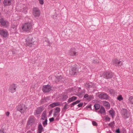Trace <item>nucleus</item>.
Listing matches in <instances>:
<instances>
[{
	"instance_id": "obj_19",
	"label": "nucleus",
	"mask_w": 133,
	"mask_h": 133,
	"mask_svg": "<svg viewBox=\"0 0 133 133\" xmlns=\"http://www.w3.org/2000/svg\"><path fill=\"white\" fill-rule=\"evenodd\" d=\"M38 130L37 131V133H41L42 131L43 130V128L41 123L39 124L38 127Z\"/></svg>"
},
{
	"instance_id": "obj_23",
	"label": "nucleus",
	"mask_w": 133,
	"mask_h": 133,
	"mask_svg": "<svg viewBox=\"0 0 133 133\" xmlns=\"http://www.w3.org/2000/svg\"><path fill=\"white\" fill-rule=\"evenodd\" d=\"M34 120L32 117L30 116L29 119L28 124H31L33 123L34 122Z\"/></svg>"
},
{
	"instance_id": "obj_6",
	"label": "nucleus",
	"mask_w": 133,
	"mask_h": 133,
	"mask_svg": "<svg viewBox=\"0 0 133 133\" xmlns=\"http://www.w3.org/2000/svg\"><path fill=\"white\" fill-rule=\"evenodd\" d=\"M52 87L49 85L44 86L43 87L42 90L45 93L49 92L51 89Z\"/></svg>"
},
{
	"instance_id": "obj_32",
	"label": "nucleus",
	"mask_w": 133,
	"mask_h": 133,
	"mask_svg": "<svg viewBox=\"0 0 133 133\" xmlns=\"http://www.w3.org/2000/svg\"><path fill=\"white\" fill-rule=\"evenodd\" d=\"M129 101V102L130 103L133 104V97L132 96H130L128 99Z\"/></svg>"
},
{
	"instance_id": "obj_4",
	"label": "nucleus",
	"mask_w": 133,
	"mask_h": 133,
	"mask_svg": "<svg viewBox=\"0 0 133 133\" xmlns=\"http://www.w3.org/2000/svg\"><path fill=\"white\" fill-rule=\"evenodd\" d=\"M16 109L17 111L20 112L21 114L23 113L26 109L25 105L24 104H20L18 105Z\"/></svg>"
},
{
	"instance_id": "obj_30",
	"label": "nucleus",
	"mask_w": 133,
	"mask_h": 133,
	"mask_svg": "<svg viewBox=\"0 0 133 133\" xmlns=\"http://www.w3.org/2000/svg\"><path fill=\"white\" fill-rule=\"evenodd\" d=\"M94 109L95 110H97L99 109L100 108V105L99 104H95L94 106Z\"/></svg>"
},
{
	"instance_id": "obj_11",
	"label": "nucleus",
	"mask_w": 133,
	"mask_h": 133,
	"mask_svg": "<svg viewBox=\"0 0 133 133\" xmlns=\"http://www.w3.org/2000/svg\"><path fill=\"white\" fill-rule=\"evenodd\" d=\"M55 82L57 83L58 82L63 83L64 81V79L61 76H58L56 77L55 79Z\"/></svg>"
},
{
	"instance_id": "obj_24",
	"label": "nucleus",
	"mask_w": 133,
	"mask_h": 133,
	"mask_svg": "<svg viewBox=\"0 0 133 133\" xmlns=\"http://www.w3.org/2000/svg\"><path fill=\"white\" fill-rule=\"evenodd\" d=\"M105 112V110L104 108L102 106L101 107L100 110L98 111V113H100L101 114H102L104 113Z\"/></svg>"
},
{
	"instance_id": "obj_1",
	"label": "nucleus",
	"mask_w": 133,
	"mask_h": 133,
	"mask_svg": "<svg viewBox=\"0 0 133 133\" xmlns=\"http://www.w3.org/2000/svg\"><path fill=\"white\" fill-rule=\"evenodd\" d=\"M35 41V38H33L32 35H29L25 39L26 44L27 46L31 47Z\"/></svg>"
},
{
	"instance_id": "obj_60",
	"label": "nucleus",
	"mask_w": 133,
	"mask_h": 133,
	"mask_svg": "<svg viewBox=\"0 0 133 133\" xmlns=\"http://www.w3.org/2000/svg\"><path fill=\"white\" fill-rule=\"evenodd\" d=\"M68 107V108H69V106L68 107Z\"/></svg>"
},
{
	"instance_id": "obj_20",
	"label": "nucleus",
	"mask_w": 133,
	"mask_h": 133,
	"mask_svg": "<svg viewBox=\"0 0 133 133\" xmlns=\"http://www.w3.org/2000/svg\"><path fill=\"white\" fill-rule=\"evenodd\" d=\"M28 9L27 7L25 5H23L22 9H21V11L25 14H26L27 12Z\"/></svg>"
},
{
	"instance_id": "obj_50",
	"label": "nucleus",
	"mask_w": 133,
	"mask_h": 133,
	"mask_svg": "<svg viewBox=\"0 0 133 133\" xmlns=\"http://www.w3.org/2000/svg\"><path fill=\"white\" fill-rule=\"evenodd\" d=\"M110 118L109 117H107L105 118V119L107 121H109L110 120Z\"/></svg>"
},
{
	"instance_id": "obj_35",
	"label": "nucleus",
	"mask_w": 133,
	"mask_h": 133,
	"mask_svg": "<svg viewBox=\"0 0 133 133\" xmlns=\"http://www.w3.org/2000/svg\"><path fill=\"white\" fill-rule=\"evenodd\" d=\"M56 107L55 106V102H54L50 104L49 105V107L50 108L51 107V108H52Z\"/></svg>"
},
{
	"instance_id": "obj_31",
	"label": "nucleus",
	"mask_w": 133,
	"mask_h": 133,
	"mask_svg": "<svg viewBox=\"0 0 133 133\" xmlns=\"http://www.w3.org/2000/svg\"><path fill=\"white\" fill-rule=\"evenodd\" d=\"M55 111L54 112V113H59L60 111V108L59 107H56L55 108Z\"/></svg>"
},
{
	"instance_id": "obj_10",
	"label": "nucleus",
	"mask_w": 133,
	"mask_h": 133,
	"mask_svg": "<svg viewBox=\"0 0 133 133\" xmlns=\"http://www.w3.org/2000/svg\"><path fill=\"white\" fill-rule=\"evenodd\" d=\"M113 64L114 65L118 67L122 65L123 64L122 63L121 61H119L117 59H114L112 60Z\"/></svg>"
},
{
	"instance_id": "obj_17",
	"label": "nucleus",
	"mask_w": 133,
	"mask_h": 133,
	"mask_svg": "<svg viewBox=\"0 0 133 133\" xmlns=\"http://www.w3.org/2000/svg\"><path fill=\"white\" fill-rule=\"evenodd\" d=\"M12 0H4L3 3L5 6H9L12 4Z\"/></svg>"
},
{
	"instance_id": "obj_43",
	"label": "nucleus",
	"mask_w": 133,
	"mask_h": 133,
	"mask_svg": "<svg viewBox=\"0 0 133 133\" xmlns=\"http://www.w3.org/2000/svg\"><path fill=\"white\" fill-rule=\"evenodd\" d=\"M0 133H5V130L3 129L0 130Z\"/></svg>"
},
{
	"instance_id": "obj_33",
	"label": "nucleus",
	"mask_w": 133,
	"mask_h": 133,
	"mask_svg": "<svg viewBox=\"0 0 133 133\" xmlns=\"http://www.w3.org/2000/svg\"><path fill=\"white\" fill-rule=\"evenodd\" d=\"M47 118H46L45 119V121H43L42 123V124L43 125V126L45 127V126L47 125L48 124L47 123Z\"/></svg>"
},
{
	"instance_id": "obj_48",
	"label": "nucleus",
	"mask_w": 133,
	"mask_h": 133,
	"mask_svg": "<svg viewBox=\"0 0 133 133\" xmlns=\"http://www.w3.org/2000/svg\"><path fill=\"white\" fill-rule=\"evenodd\" d=\"M49 120L50 122H52L54 120V117L50 118L49 119Z\"/></svg>"
},
{
	"instance_id": "obj_49",
	"label": "nucleus",
	"mask_w": 133,
	"mask_h": 133,
	"mask_svg": "<svg viewBox=\"0 0 133 133\" xmlns=\"http://www.w3.org/2000/svg\"><path fill=\"white\" fill-rule=\"evenodd\" d=\"M6 115L7 116L9 117L10 114V112L9 111H7L6 113Z\"/></svg>"
},
{
	"instance_id": "obj_53",
	"label": "nucleus",
	"mask_w": 133,
	"mask_h": 133,
	"mask_svg": "<svg viewBox=\"0 0 133 133\" xmlns=\"http://www.w3.org/2000/svg\"><path fill=\"white\" fill-rule=\"evenodd\" d=\"M52 111H53V110L52 109V110H50L49 111V114L50 115H51V114H52Z\"/></svg>"
},
{
	"instance_id": "obj_44",
	"label": "nucleus",
	"mask_w": 133,
	"mask_h": 133,
	"mask_svg": "<svg viewBox=\"0 0 133 133\" xmlns=\"http://www.w3.org/2000/svg\"><path fill=\"white\" fill-rule=\"evenodd\" d=\"M39 3L41 5H43L44 3V1L43 0H39Z\"/></svg>"
},
{
	"instance_id": "obj_29",
	"label": "nucleus",
	"mask_w": 133,
	"mask_h": 133,
	"mask_svg": "<svg viewBox=\"0 0 133 133\" xmlns=\"http://www.w3.org/2000/svg\"><path fill=\"white\" fill-rule=\"evenodd\" d=\"M109 113L112 118H113L115 115V112L113 110L109 111Z\"/></svg>"
},
{
	"instance_id": "obj_28",
	"label": "nucleus",
	"mask_w": 133,
	"mask_h": 133,
	"mask_svg": "<svg viewBox=\"0 0 133 133\" xmlns=\"http://www.w3.org/2000/svg\"><path fill=\"white\" fill-rule=\"evenodd\" d=\"M94 85L92 82H90L88 83L87 84V87L88 88H94Z\"/></svg>"
},
{
	"instance_id": "obj_21",
	"label": "nucleus",
	"mask_w": 133,
	"mask_h": 133,
	"mask_svg": "<svg viewBox=\"0 0 133 133\" xmlns=\"http://www.w3.org/2000/svg\"><path fill=\"white\" fill-rule=\"evenodd\" d=\"M77 98V97L75 96H73L69 99L67 101V102L68 103H69L70 102L76 100Z\"/></svg>"
},
{
	"instance_id": "obj_42",
	"label": "nucleus",
	"mask_w": 133,
	"mask_h": 133,
	"mask_svg": "<svg viewBox=\"0 0 133 133\" xmlns=\"http://www.w3.org/2000/svg\"><path fill=\"white\" fill-rule=\"evenodd\" d=\"M83 103L81 102L79 104L77 105V106L79 107H82L83 106Z\"/></svg>"
},
{
	"instance_id": "obj_2",
	"label": "nucleus",
	"mask_w": 133,
	"mask_h": 133,
	"mask_svg": "<svg viewBox=\"0 0 133 133\" xmlns=\"http://www.w3.org/2000/svg\"><path fill=\"white\" fill-rule=\"evenodd\" d=\"M114 75L113 73L110 71L104 72L102 75V77L106 79L112 78Z\"/></svg>"
},
{
	"instance_id": "obj_55",
	"label": "nucleus",
	"mask_w": 133,
	"mask_h": 133,
	"mask_svg": "<svg viewBox=\"0 0 133 133\" xmlns=\"http://www.w3.org/2000/svg\"><path fill=\"white\" fill-rule=\"evenodd\" d=\"M57 113H54V114H53V115L54 116H57Z\"/></svg>"
},
{
	"instance_id": "obj_41",
	"label": "nucleus",
	"mask_w": 133,
	"mask_h": 133,
	"mask_svg": "<svg viewBox=\"0 0 133 133\" xmlns=\"http://www.w3.org/2000/svg\"><path fill=\"white\" fill-rule=\"evenodd\" d=\"M84 94V92L81 91L80 93H79L77 95L79 96V97H80V96H81L82 95H83V94Z\"/></svg>"
},
{
	"instance_id": "obj_47",
	"label": "nucleus",
	"mask_w": 133,
	"mask_h": 133,
	"mask_svg": "<svg viewBox=\"0 0 133 133\" xmlns=\"http://www.w3.org/2000/svg\"><path fill=\"white\" fill-rule=\"evenodd\" d=\"M115 132L116 133H120V131L119 128H118L115 130Z\"/></svg>"
},
{
	"instance_id": "obj_38",
	"label": "nucleus",
	"mask_w": 133,
	"mask_h": 133,
	"mask_svg": "<svg viewBox=\"0 0 133 133\" xmlns=\"http://www.w3.org/2000/svg\"><path fill=\"white\" fill-rule=\"evenodd\" d=\"M92 62L94 63H97L99 62V61L98 60L96 59L92 61Z\"/></svg>"
},
{
	"instance_id": "obj_56",
	"label": "nucleus",
	"mask_w": 133,
	"mask_h": 133,
	"mask_svg": "<svg viewBox=\"0 0 133 133\" xmlns=\"http://www.w3.org/2000/svg\"><path fill=\"white\" fill-rule=\"evenodd\" d=\"M69 105H68V104L66 103L64 106L66 107H68Z\"/></svg>"
},
{
	"instance_id": "obj_16",
	"label": "nucleus",
	"mask_w": 133,
	"mask_h": 133,
	"mask_svg": "<svg viewBox=\"0 0 133 133\" xmlns=\"http://www.w3.org/2000/svg\"><path fill=\"white\" fill-rule=\"evenodd\" d=\"M122 114L125 119L128 118L129 116V115L128 114V111L126 109H123Z\"/></svg>"
},
{
	"instance_id": "obj_13",
	"label": "nucleus",
	"mask_w": 133,
	"mask_h": 133,
	"mask_svg": "<svg viewBox=\"0 0 133 133\" xmlns=\"http://www.w3.org/2000/svg\"><path fill=\"white\" fill-rule=\"evenodd\" d=\"M43 110V107H42L37 108L34 112V115H36L40 114Z\"/></svg>"
},
{
	"instance_id": "obj_52",
	"label": "nucleus",
	"mask_w": 133,
	"mask_h": 133,
	"mask_svg": "<svg viewBox=\"0 0 133 133\" xmlns=\"http://www.w3.org/2000/svg\"><path fill=\"white\" fill-rule=\"evenodd\" d=\"M91 105L90 104L89 105H87L86 106L87 108H91Z\"/></svg>"
},
{
	"instance_id": "obj_12",
	"label": "nucleus",
	"mask_w": 133,
	"mask_h": 133,
	"mask_svg": "<svg viewBox=\"0 0 133 133\" xmlns=\"http://www.w3.org/2000/svg\"><path fill=\"white\" fill-rule=\"evenodd\" d=\"M17 87L16 85L14 83L12 84L11 85L9 88V90L10 92L12 93H13L16 91V89Z\"/></svg>"
},
{
	"instance_id": "obj_14",
	"label": "nucleus",
	"mask_w": 133,
	"mask_h": 133,
	"mask_svg": "<svg viewBox=\"0 0 133 133\" xmlns=\"http://www.w3.org/2000/svg\"><path fill=\"white\" fill-rule=\"evenodd\" d=\"M0 34L2 36L4 37H6L8 35L7 31L5 30H1L0 31Z\"/></svg>"
},
{
	"instance_id": "obj_3",
	"label": "nucleus",
	"mask_w": 133,
	"mask_h": 133,
	"mask_svg": "<svg viewBox=\"0 0 133 133\" xmlns=\"http://www.w3.org/2000/svg\"><path fill=\"white\" fill-rule=\"evenodd\" d=\"M32 28V24L30 23H27L23 25L22 29L25 31H29Z\"/></svg>"
},
{
	"instance_id": "obj_45",
	"label": "nucleus",
	"mask_w": 133,
	"mask_h": 133,
	"mask_svg": "<svg viewBox=\"0 0 133 133\" xmlns=\"http://www.w3.org/2000/svg\"><path fill=\"white\" fill-rule=\"evenodd\" d=\"M93 97V96L91 95H89V96H88V98L87 99L89 100L91 99Z\"/></svg>"
},
{
	"instance_id": "obj_5",
	"label": "nucleus",
	"mask_w": 133,
	"mask_h": 133,
	"mask_svg": "<svg viewBox=\"0 0 133 133\" xmlns=\"http://www.w3.org/2000/svg\"><path fill=\"white\" fill-rule=\"evenodd\" d=\"M0 23L2 25L6 27H7L9 25L8 22L2 16H0Z\"/></svg>"
},
{
	"instance_id": "obj_18",
	"label": "nucleus",
	"mask_w": 133,
	"mask_h": 133,
	"mask_svg": "<svg viewBox=\"0 0 133 133\" xmlns=\"http://www.w3.org/2000/svg\"><path fill=\"white\" fill-rule=\"evenodd\" d=\"M103 105L105 107L106 109H109L110 107V105L108 102L106 101H103Z\"/></svg>"
},
{
	"instance_id": "obj_51",
	"label": "nucleus",
	"mask_w": 133,
	"mask_h": 133,
	"mask_svg": "<svg viewBox=\"0 0 133 133\" xmlns=\"http://www.w3.org/2000/svg\"><path fill=\"white\" fill-rule=\"evenodd\" d=\"M88 94H86L84 95V98H88Z\"/></svg>"
},
{
	"instance_id": "obj_39",
	"label": "nucleus",
	"mask_w": 133,
	"mask_h": 133,
	"mask_svg": "<svg viewBox=\"0 0 133 133\" xmlns=\"http://www.w3.org/2000/svg\"><path fill=\"white\" fill-rule=\"evenodd\" d=\"M92 123L93 125L94 126H97V123L95 121H93L92 122Z\"/></svg>"
},
{
	"instance_id": "obj_46",
	"label": "nucleus",
	"mask_w": 133,
	"mask_h": 133,
	"mask_svg": "<svg viewBox=\"0 0 133 133\" xmlns=\"http://www.w3.org/2000/svg\"><path fill=\"white\" fill-rule=\"evenodd\" d=\"M115 123L114 122H111V123H110L109 124V125L112 127V126L113 125V124H114Z\"/></svg>"
},
{
	"instance_id": "obj_61",
	"label": "nucleus",
	"mask_w": 133,
	"mask_h": 133,
	"mask_svg": "<svg viewBox=\"0 0 133 133\" xmlns=\"http://www.w3.org/2000/svg\"><path fill=\"white\" fill-rule=\"evenodd\" d=\"M110 133H111V132H110Z\"/></svg>"
},
{
	"instance_id": "obj_34",
	"label": "nucleus",
	"mask_w": 133,
	"mask_h": 133,
	"mask_svg": "<svg viewBox=\"0 0 133 133\" xmlns=\"http://www.w3.org/2000/svg\"><path fill=\"white\" fill-rule=\"evenodd\" d=\"M17 25H16L12 24L11 25V28L16 30V29Z\"/></svg>"
},
{
	"instance_id": "obj_57",
	"label": "nucleus",
	"mask_w": 133,
	"mask_h": 133,
	"mask_svg": "<svg viewBox=\"0 0 133 133\" xmlns=\"http://www.w3.org/2000/svg\"><path fill=\"white\" fill-rule=\"evenodd\" d=\"M63 98H67V96L66 95H64L63 96Z\"/></svg>"
},
{
	"instance_id": "obj_7",
	"label": "nucleus",
	"mask_w": 133,
	"mask_h": 133,
	"mask_svg": "<svg viewBox=\"0 0 133 133\" xmlns=\"http://www.w3.org/2000/svg\"><path fill=\"white\" fill-rule=\"evenodd\" d=\"M33 14L35 17L39 16L40 15V12L38 8L37 7L34 8L33 9Z\"/></svg>"
},
{
	"instance_id": "obj_9",
	"label": "nucleus",
	"mask_w": 133,
	"mask_h": 133,
	"mask_svg": "<svg viewBox=\"0 0 133 133\" xmlns=\"http://www.w3.org/2000/svg\"><path fill=\"white\" fill-rule=\"evenodd\" d=\"M99 98L102 99H107L109 98L108 95L106 93H101L98 95Z\"/></svg>"
},
{
	"instance_id": "obj_27",
	"label": "nucleus",
	"mask_w": 133,
	"mask_h": 133,
	"mask_svg": "<svg viewBox=\"0 0 133 133\" xmlns=\"http://www.w3.org/2000/svg\"><path fill=\"white\" fill-rule=\"evenodd\" d=\"M49 101V98L47 97H44L41 101V102L42 103H44Z\"/></svg>"
},
{
	"instance_id": "obj_37",
	"label": "nucleus",
	"mask_w": 133,
	"mask_h": 133,
	"mask_svg": "<svg viewBox=\"0 0 133 133\" xmlns=\"http://www.w3.org/2000/svg\"><path fill=\"white\" fill-rule=\"evenodd\" d=\"M68 108V107H67L64 106V107L62 109V111H63L64 112H65L66 110Z\"/></svg>"
},
{
	"instance_id": "obj_40",
	"label": "nucleus",
	"mask_w": 133,
	"mask_h": 133,
	"mask_svg": "<svg viewBox=\"0 0 133 133\" xmlns=\"http://www.w3.org/2000/svg\"><path fill=\"white\" fill-rule=\"evenodd\" d=\"M55 106H60L61 104L59 102H55Z\"/></svg>"
},
{
	"instance_id": "obj_59",
	"label": "nucleus",
	"mask_w": 133,
	"mask_h": 133,
	"mask_svg": "<svg viewBox=\"0 0 133 133\" xmlns=\"http://www.w3.org/2000/svg\"><path fill=\"white\" fill-rule=\"evenodd\" d=\"M1 0H0V3L1 2Z\"/></svg>"
},
{
	"instance_id": "obj_15",
	"label": "nucleus",
	"mask_w": 133,
	"mask_h": 133,
	"mask_svg": "<svg viewBox=\"0 0 133 133\" xmlns=\"http://www.w3.org/2000/svg\"><path fill=\"white\" fill-rule=\"evenodd\" d=\"M70 55L72 56H76L78 54V53L75 49H72L70 51Z\"/></svg>"
},
{
	"instance_id": "obj_26",
	"label": "nucleus",
	"mask_w": 133,
	"mask_h": 133,
	"mask_svg": "<svg viewBox=\"0 0 133 133\" xmlns=\"http://www.w3.org/2000/svg\"><path fill=\"white\" fill-rule=\"evenodd\" d=\"M80 101H81L80 100H78L75 102H74L70 105V107L72 108L73 106L78 104L79 103Z\"/></svg>"
},
{
	"instance_id": "obj_58",
	"label": "nucleus",
	"mask_w": 133,
	"mask_h": 133,
	"mask_svg": "<svg viewBox=\"0 0 133 133\" xmlns=\"http://www.w3.org/2000/svg\"><path fill=\"white\" fill-rule=\"evenodd\" d=\"M0 16H1V13H0Z\"/></svg>"
},
{
	"instance_id": "obj_25",
	"label": "nucleus",
	"mask_w": 133,
	"mask_h": 133,
	"mask_svg": "<svg viewBox=\"0 0 133 133\" xmlns=\"http://www.w3.org/2000/svg\"><path fill=\"white\" fill-rule=\"evenodd\" d=\"M107 91L109 92L112 95H113L115 93V91L113 89L110 88H108Z\"/></svg>"
},
{
	"instance_id": "obj_22",
	"label": "nucleus",
	"mask_w": 133,
	"mask_h": 133,
	"mask_svg": "<svg viewBox=\"0 0 133 133\" xmlns=\"http://www.w3.org/2000/svg\"><path fill=\"white\" fill-rule=\"evenodd\" d=\"M41 116V119L42 120H44L47 118L46 116V111H44L43 112L42 115Z\"/></svg>"
},
{
	"instance_id": "obj_36",
	"label": "nucleus",
	"mask_w": 133,
	"mask_h": 133,
	"mask_svg": "<svg viewBox=\"0 0 133 133\" xmlns=\"http://www.w3.org/2000/svg\"><path fill=\"white\" fill-rule=\"evenodd\" d=\"M117 99L119 101H121L123 99V98L121 95L118 96L117 97Z\"/></svg>"
},
{
	"instance_id": "obj_54",
	"label": "nucleus",
	"mask_w": 133,
	"mask_h": 133,
	"mask_svg": "<svg viewBox=\"0 0 133 133\" xmlns=\"http://www.w3.org/2000/svg\"><path fill=\"white\" fill-rule=\"evenodd\" d=\"M59 117L58 116L56 117V118L55 119V120L56 121H58L59 120Z\"/></svg>"
},
{
	"instance_id": "obj_8",
	"label": "nucleus",
	"mask_w": 133,
	"mask_h": 133,
	"mask_svg": "<svg viewBox=\"0 0 133 133\" xmlns=\"http://www.w3.org/2000/svg\"><path fill=\"white\" fill-rule=\"evenodd\" d=\"M78 71V68L76 65H75L71 69L69 72V74L71 75H74L76 74Z\"/></svg>"
}]
</instances>
